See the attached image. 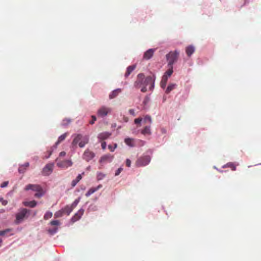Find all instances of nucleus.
Instances as JSON below:
<instances>
[{"label":"nucleus","mask_w":261,"mask_h":261,"mask_svg":"<svg viewBox=\"0 0 261 261\" xmlns=\"http://www.w3.org/2000/svg\"><path fill=\"white\" fill-rule=\"evenodd\" d=\"M155 81V76H148L144 79V75L143 73H139L137 76V80L135 83V86L137 88H141L142 92H145L147 91V87L149 86V89L151 90L153 87Z\"/></svg>","instance_id":"f257e3e1"},{"label":"nucleus","mask_w":261,"mask_h":261,"mask_svg":"<svg viewBox=\"0 0 261 261\" xmlns=\"http://www.w3.org/2000/svg\"><path fill=\"white\" fill-rule=\"evenodd\" d=\"M30 215V210L22 208L19 210L18 212L16 214V219L15 223L19 224L23 222L25 219H27Z\"/></svg>","instance_id":"f03ea898"},{"label":"nucleus","mask_w":261,"mask_h":261,"mask_svg":"<svg viewBox=\"0 0 261 261\" xmlns=\"http://www.w3.org/2000/svg\"><path fill=\"white\" fill-rule=\"evenodd\" d=\"M179 55V52L177 50L171 51L167 54L166 57L168 62V66H173V65L177 61Z\"/></svg>","instance_id":"7ed1b4c3"},{"label":"nucleus","mask_w":261,"mask_h":261,"mask_svg":"<svg viewBox=\"0 0 261 261\" xmlns=\"http://www.w3.org/2000/svg\"><path fill=\"white\" fill-rule=\"evenodd\" d=\"M89 142V137L87 136H82L81 134H77L74 138L72 141V144L76 145L79 144V146L82 148Z\"/></svg>","instance_id":"20e7f679"},{"label":"nucleus","mask_w":261,"mask_h":261,"mask_svg":"<svg viewBox=\"0 0 261 261\" xmlns=\"http://www.w3.org/2000/svg\"><path fill=\"white\" fill-rule=\"evenodd\" d=\"M111 111L112 110L110 108L102 106L97 110V114L99 117H103L106 116L108 114H110Z\"/></svg>","instance_id":"39448f33"},{"label":"nucleus","mask_w":261,"mask_h":261,"mask_svg":"<svg viewBox=\"0 0 261 261\" xmlns=\"http://www.w3.org/2000/svg\"><path fill=\"white\" fill-rule=\"evenodd\" d=\"M53 170V164H46L43 168L42 174L43 175L47 176L50 174Z\"/></svg>","instance_id":"423d86ee"},{"label":"nucleus","mask_w":261,"mask_h":261,"mask_svg":"<svg viewBox=\"0 0 261 261\" xmlns=\"http://www.w3.org/2000/svg\"><path fill=\"white\" fill-rule=\"evenodd\" d=\"M94 153L92 151L87 149L84 152L83 158L85 161L89 162L94 157Z\"/></svg>","instance_id":"0eeeda50"},{"label":"nucleus","mask_w":261,"mask_h":261,"mask_svg":"<svg viewBox=\"0 0 261 261\" xmlns=\"http://www.w3.org/2000/svg\"><path fill=\"white\" fill-rule=\"evenodd\" d=\"M25 190L27 191L31 190L37 192L41 191L42 190V188L40 185H38L29 184L26 186Z\"/></svg>","instance_id":"6e6552de"},{"label":"nucleus","mask_w":261,"mask_h":261,"mask_svg":"<svg viewBox=\"0 0 261 261\" xmlns=\"http://www.w3.org/2000/svg\"><path fill=\"white\" fill-rule=\"evenodd\" d=\"M111 135V133L105 132L99 133L98 135L97 138L99 139V141L101 142L103 140H105L108 139Z\"/></svg>","instance_id":"1a4fd4ad"},{"label":"nucleus","mask_w":261,"mask_h":261,"mask_svg":"<svg viewBox=\"0 0 261 261\" xmlns=\"http://www.w3.org/2000/svg\"><path fill=\"white\" fill-rule=\"evenodd\" d=\"M84 213V210L81 208L78 212L72 217L71 220L72 222H74L79 220L83 216Z\"/></svg>","instance_id":"9d476101"},{"label":"nucleus","mask_w":261,"mask_h":261,"mask_svg":"<svg viewBox=\"0 0 261 261\" xmlns=\"http://www.w3.org/2000/svg\"><path fill=\"white\" fill-rule=\"evenodd\" d=\"M155 49L151 48L145 51L143 55V58L145 60L150 59L153 56Z\"/></svg>","instance_id":"9b49d317"},{"label":"nucleus","mask_w":261,"mask_h":261,"mask_svg":"<svg viewBox=\"0 0 261 261\" xmlns=\"http://www.w3.org/2000/svg\"><path fill=\"white\" fill-rule=\"evenodd\" d=\"M195 47L192 45L187 46L185 49L186 54L188 57H190L195 52Z\"/></svg>","instance_id":"f8f14e48"},{"label":"nucleus","mask_w":261,"mask_h":261,"mask_svg":"<svg viewBox=\"0 0 261 261\" xmlns=\"http://www.w3.org/2000/svg\"><path fill=\"white\" fill-rule=\"evenodd\" d=\"M102 187V185H98L97 187H93V188H90L88 191L85 194V196L86 197H89L90 196L91 194H92L93 193H94L95 192L97 191L98 190H99L100 188H101Z\"/></svg>","instance_id":"ddd939ff"},{"label":"nucleus","mask_w":261,"mask_h":261,"mask_svg":"<svg viewBox=\"0 0 261 261\" xmlns=\"http://www.w3.org/2000/svg\"><path fill=\"white\" fill-rule=\"evenodd\" d=\"M67 135V133H64V134L60 136L58 138V141L55 143V145L54 146V147H55L56 148L59 144H60L61 142L64 141L65 139V138H66Z\"/></svg>","instance_id":"4468645a"},{"label":"nucleus","mask_w":261,"mask_h":261,"mask_svg":"<svg viewBox=\"0 0 261 261\" xmlns=\"http://www.w3.org/2000/svg\"><path fill=\"white\" fill-rule=\"evenodd\" d=\"M121 90L120 89H117L116 90H113L111 94L109 95V98L110 99H113L116 97L119 93H120Z\"/></svg>","instance_id":"2eb2a0df"},{"label":"nucleus","mask_w":261,"mask_h":261,"mask_svg":"<svg viewBox=\"0 0 261 261\" xmlns=\"http://www.w3.org/2000/svg\"><path fill=\"white\" fill-rule=\"evenodd\" d=\"M23 204L25 206H29L30 207H34L37 204V202L35 200L31 201H24Z\"/></svg>","instance_id":"dca6fc26"},{"label":"nucleus","mask_w":261,"mask_h":261,"mask_svg":"<svg viewBox=\"0 0 261 261\" xmlns=\"http://www.w3.org/2000/svg\"><path fill=\"white\" fill-rule=\"evenodd\" d=\"M125 143L129 146L133 147L135 146L134 139L133 138H127L124 140Z\"/></svg>","instance_id":"f3484780"},{"label":"nucleus","mask_w":261,"mask_h":261,"mask_svg":"<svg viewBox=\"0 0 261 261\" xmlns=\"http://www.w3.org/2000/svg\"><path fill=\"white\" fill-rule=\"evenodd\" d=\"M136 66L135 65L129 66L127 68L126 72L125 73V77H127L135 69Z\"/></svg>","instance_id":"a211bd4d"},{"label":"nucleus","mask_w":261,"mask_h":261,"mask_svg":"<svg viewBox=\"0 0 261 261\" xmlns=\"http://www.w3.org/2000/svg\"><path fill=\"white\" fill-rule=\"evenodd\" d=\"M73 210V208L69 205H66L64 208H62L64 214H66L67 215H69Z\"/></svg>","instance_id":"6ab92c4d"},{"label":"nucleus","mask_w":261,"mask_h":261,"mask_svg":"<svg viewBox=\"0 0 261 261\" xmlns=\"http://www.w3.org/2000/svg\"><path fill=\"white\" fill-rule=\"evenodd\" d=\"M151 161V157L148 155H144L141 158V163H149Z\"/></svg>","instance_id":"aec40b11"},{"label":"nucleus","mask_w":261,"mask_h":261,"mask_svg":"<svg viewBox=\"0 0 261 261\" xmlns=\"http://www.w3.org/2000/svg\"><path fill=\"white\" fill-rule=\"evenodd\" d=\"M168 79V77H166V75H163L162 76V80L161 82V87L162 88H165Z\"/></svg>","instance_id":"412c9836"},{"label":"nucleus","mask_w":261,"mask_h":261,"mask_svg":"<svg viewBox=\"0 0 261 261\" xmlns=\"http://www.w3.org/2000/svg\"><path fill=\"white\" fill-rule=\"evenodd\" d=\"M141 133L144 135H150L151 134V131H150V126H145L142 130Z\"/></svg>","instance_id":"4be33fe9"},{"label":"nucleus","mask_w":261,"mask_h":261,"mask_svg":"<svg viewBox=\"0 0 261 261\" xmlns=\"http://www.w3.org/2000/svg\"><path fill=\"white\" fill-rule=\"evenodd\" d=\"M168 67L169 69L165 72L164 74V75H166V77H168V78L171 76L173 72V66H171Z\"/></svg>","instance_id":"5701e85b"},{"label":"nucleus","mask_w":261,"mask_h":261,"mask_svg":"<svg viewBox=\"0 0 261 261\" xmlns=\"http://www.w3.org/2000/svg\"><path fill=\"white\" fill-rule=\"evenodd\" d=\"M176 85L175 84H170L167 87L166 90V93H169L172 90H173L176 87Z\"/></svg>","instance_id":"b1692460"},{"label":"nucleus","mask_w":261,"mask_h":261,"mask_svg":"<svg viewBox=\"0 0 261 261\" xmlns=\"http://www.w3.org/2000/svg\"><path fill=\"white\" fill-rule=\"evenodd\" d=\"M64 213H63V211L62 210H60V211H57V212L55 213L54 216H55V217L56 218H59V217H62Z\"/></svg>","instance_id":"393cba45"},{"label":"nucleus","mask_w":261,"mask_h":261,"mask_svg":"<svg viewBox=\"0 0 261 261\" xmlns=\"http://www.w3.org/2000/svg\"><path fill=\"white\" fill-rule=\"evenodd\" d=\"M52 216H53V213L51 212H47L44 215V219L48 220V219L51 218Z\"/></svg>","instance_id":"a878e982"},{"label":"nucleus","mask_w":261,"mask_h":261,"mask_svg":"<svg viewBox=\"0 0 261 261\" xmlns=\"http://www.w3.org/2000/svg\"><path fill=\"white\" fill-rule=\"evenodd\" d=\"M80 201V198L79 197L77 199H75L70 206L74 209L77 206Z\"/></svg>","instance_id":"bb28decb"},{"label":"nucleus","mask_w":261,"mask_h":261,"mask_svg":"<svg viewBox=\"0 0 261 261\" xmlns=\"http://www.w3.org/2000/svg\"><path fill=\"white\" fill-rule=\"evenodd\" d=\"M105 174L101 172L98 173L97 174V179L98 180H102L105 177Z\"/></svg>","instance_id":"cd10ccee"},{"label":"nucleus","mask_w":261,"mask_h":261,"mask_svg":"<svg viewBox=\"0 0 261 261\" xmlns=\"http://www.w3.org/2000/svg\"><path fill=\"white\" fill-rule=\"evenodd\" d=\"M43 195V190L42 189L41 191H37V193H35L34 196L37 198H40Z\"/></svg>","instance_id":"c85d7f7f"},{"label":"nucleus","mask_w":261,"mask_h":261,"mask_svg":"<svg viewBox=\"0 0 261 261\" xmlns=\"http://www.w3.org/2000/svg\"><path fill=\"white\" fill-rule=\"evenodd\" d=\"M29 164H23L22 165H21L18 169V170H19V172L20 173H22L23 172V171H22V169H24L26 167H28V166H29Z\"/></svg>","instance_id":"c756f323"},{"label":"nucleus","mask_w":261,"mask_h":261,"mask_svg":"<svg viewBox=\"0 0 261 261\" xmlns=\"http://www.w3.org/2000/svg\"><path fill=\"white\" fill-rule=\"evenodd\" d=\"M50 224L51 225L58 226L60 224V222L59 220H53V221H50Z\"/></svg>","instance_id":"7c9ffc66"},{"label":"nucleus","mask_w":261,"mask_h":261,"mask_svg":"<svg viewBox=\"0 0 261 261\" xmlns=\"http://www.w3.org/2000/svg\"><path fill=\"white\" fill-rule=\"evenodd\" d=\"M144 121L146 122L148 121L150 124L152 122L151 118L149 116H146L144 118Z\"/></svg>","instance_id":"2f4dec72"},{"label":"nucleus","mask_w":261,"mask_h":261,"mask_svg":"<svg viewBox=\"0 0 261 261\" xmlns=\"http://www.w3.org/2000/svg\"><path fill=\"white\" fill-rule=\"evenodd\" d=\"M92 120L89 122V123L90 124H93L95 122V121L96 120V118L95 116L92 115L91 116Z\"/></svg>","instance_id":"473e14b6"},{"label":"nucleus","mask_w":261,"mask_h":261,"mask_svg":"<svg viewBox=\"0 0 261 261\" xmlns=\"http://www.w3.org/2000/svg\"><path fill=\"white\" fill-rule=\"evenodd\" d=\"M123 170V168L120 167V168H119L116 171L115 173V176H117L118 175H119V174L121 172V171Z\"/></svg>","instance_id":"72a5a7b5"},{"label":"nucleus","mask_w":261,"mask_h":261,"mask_svg":"<svg viewBox=\"0 0 261 261\" xmlns=\"http://www.w3.org/2000/svg\"><path fill=\"white\" fill-rule=\"evenodd\" d=\"M79 181L76 179L73 180L71 182V187H74Z\"/></svg>","instance_id":"f704fd0d"},{"label":"nucleus","mask_w":261,"mask_h":261,"mask_svg":"<svg viewBox=\"0 0 261 261\" xmlns=\"http://www.w3.org/2000/svg\"><path fill=\"white\" fill-rule=\"evenodd\" d=\"M142 118H138L135 119L134 122L135 124H140L141 122L142 121Z\"/></svg>","instance_id":"c9c22d12"},{"label":"nucleus","mask_w":261,"mask_h":261,"mask_svg":"<svg viewBox=\"0 0 261 261\" xmlns=\"http://www.w3.org/2000/svg\"><path fill=\"white\" fill-rule=\"evenodd\" d=\"M116 147H117L116 144H115L114 147H113L112 146H111L110 145L108 146L109 149L111 151H113L114 150V149L116 148Z\"/></svg>","instance_id":"e433bc0d"},{"label":"nucleus","mask_w":261,"mask_h":261,"mask_svg":"<svg viewBox=\"0 0 261 261\" xmlns=\"http://www.w3.org/2000/svg\"><path fill=\"white\" fill-rule=\"evenodd\" d=\"M10 231L9 229H6L5 230L1 231H0V236H4L7 232H9Z\"/></svg>","instance_id":"4c0bfd02"},{"label":"nucleus","mask_w":261,"mask_h":261,"mask_svg":"<svg viewBox=\"0 0 261 261\" xmlns=\"http://www.w3.org/2000/svg\"><path fill=\"white\" fill-rule=\"evenodd\" d=\"M8 181H4L1 185V188H5L8 186Z\"/></svg>","instance_id":"58836bf2"},{"label":"nucleus","mask_w":261,"mask_h":261,"mask_svg":"<svg viewBox=\"0 0 261 261\" xmlns=\"http://www.w3.org/2000/svg\"><path fill=\"white\" fill-rule=\"evenodd\" d=\"M129 113L130 114H131L132 115L135 116V111L134 109H129Z\"/></svg>","instance_id":"ea45409f"},{"label":"nucleus","mask_w":261,"mask_h":261,"mask_svg":"<svg viewBox=\"0 0 261 261\" xmlns=\"http://www.w3.org/2000/svg\"><path fill=\"white\" fill-rule=\"evenodd\" d=\"M107 144L106 142H101V147L103 149H105L106 148Z\"/></svg>","instance_id":"a19ab883"},{"label":"nucleus","mask_w":261,"mask_h":261,"mask_svg":"<svg viewBox=\"0 0 261 261\" xmlns=\"http://www.w3.org/2000/svg\"><path fill=\"white\" fill-rule=\"evenodd\" d=\"M57 229H58V228H55V229H54L53 230L49 229L48 231L51 233H56L57 232Z\"/></svg>","instance_id":"79ce46f5"},{"label":"nucleus","mask_w":261,"mask_h":261,"mask_svg":"<svg viewBox=\"0 0 261 261\" xmlns=\"http://www.w3.org/2000/svg\"><path fill=\"white\" fill-rule=\"evenodd\" d=\"M1 202L3 205H6L8 203V201L4 199L2 200Z\"/></svg>","instance_id":"37998d69"},{"label":"nucleus","mask_w":261,"mask_h":261,"mask_svg":"<svg viewBox=\"0 0 261 261\" xmlns=\"http://www.w3.org/2000/svg\"><path fill=\"white\" fill-rule=\"evenodd\" d=\"M66 155V152L65 151H62L60 153V157H63Z\"/></svg>","instance_id":"c03bdc74"},{"label":"nucleus","mask_w":261,"mask_h":261,"mask_svg":"<svg viewBox=\"0 0 261 261\" xmlns=\"http://www.w3.org/2000/svg\"><path fill=\"white\" fill-rule=\"evenodd\" d=\"M82 178V174H79L78 176L76 178L77 180H78L79 181H80Z\"/></svg>","instance_id":"a18cd8bd"},{"label":"nucleus","mask_w":261,"mask_h":261,"mask_svg":"<svg viewBox=\"0 0 261 261\" xmlns=\"http://www.w3.org/2000/svg\"><path fill=\"white\" fill-rule=\"evenodd\" d=\"M47 152V153H48V155L47 156H45L46 158H48L49 157V156L51 155V154L52 153V151L49 150H48Z\"/></svg>","instance_id":"49530a36"},{"label":"nucleus","mask_w":261,"mask_h":261,"mask_svg":"<svg viewBox=\"0 0 261 261\" xmlns=\"http://www.w3.org/2000/svg\"><path fill=\"white\" fill-rule=\"evenodd\" d=\"M233 164H224L223 166H222V168H227V167H231V165H232Z\"/></svg>","instance_id":"de8ad7c7"},{"label":"nucleus","mask_w":261,"mask_h":261,"mask_svg":"<svg viewBox=\"0 0 261 261\" xmlns=\"http://www.w3.org/2000/svg\"><path fill=\"white\" fill-rule=\"evenodd\" d=\"M123 119L124 122H127L128 121V118L127 117L124 116Z\"/></svg>","instance_id":"09e8293b"},{"label":"nucleus","mask_w":261,"mask_h":261,"mask_svg":"<svg viewBox=\"0 0 261 261\" xmlns=\"http://www.w3.org/2000/svg\"><path fill=\"white\" fill-rule=\"evenodd\" d=\"M126 163H131V161L129 159H127L126 161Z\"/></svg>","instance_id":"8fccbe9b"},{"label":"nucleus","mask_w":261,"mask_h":261,"mask_svg":"<svg viewBox=\"0 0 261 261\" xmlns=\"http://www.w3.org/2000/svg\"><path fill=\"white\" fill-rule=\"evenodd\" d=\"M59 165V167H63V164H58Z\"/></svg>","instance_id":"3c124183"},{"label":"nucleus","mask_w":261,"mask_h":261,"mask_svg":"<svg viewBox=\"0 0 261 261\" xmlns=\"http://www.w3.org/2000/svg\"><path fill=\"white\" fill-rule=\"evenodd\" d=\"M3 199V198L0 197V202H1Z\"/></svg>","instance_id":"603ef678"},{"label":"nucleus","mask_w":261,"mask_h":261,"mask_svg":"<svg viewBox=\"0 0 261 261\" xmlns=\"http://www.w3.org/2000/svg\"><path fill=\"white\" fill-rule=\"evenodd\" d=\"M130 164H127V167H130Z\"/></svg>","instance_id":"864d4df0"},{"label":"nucleus","mask_w":261,"mask_h":261,"mask_svg":"<svg viewBox=\"0 0 261 261\" xmlns=\"http://www.w3.org/2000/svg\"><path fill=\"white\" fill-rule=\"evenodd\" d=\"M65 120H64L63 121V122H63V123H64V124H66V122H65Z\"/></svg>","instance_id":"5fc2aeb1"},{"label":"nucleus","mask_w":261,"mask_h":261,"mask_svg":"<svg viewBox=\"0 0 261 261\" xmlns=\"http://www.w3.org/2000/svg\"><path fill=\"white\" fill-rule=\"evenodd\" d=\"M67 123H69V120H67Z\"/></svg>","instance_id":"6e6d98bb"},{"label":"nucleus","mask_w":261,"mask_h":261,"mask_svg":"<svg viewBox=\"0 0 261 261\" xmlns=\"http://www.w3.org/2000/svg\"><path fill=\"white\" fill-rule=\"evenodd\" d=\"M214 168H215V169H217V167H215V166H214Z\"/></svg>","instance_id":"4d7b16f0"}]
</instances>
